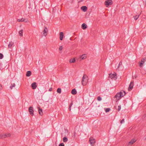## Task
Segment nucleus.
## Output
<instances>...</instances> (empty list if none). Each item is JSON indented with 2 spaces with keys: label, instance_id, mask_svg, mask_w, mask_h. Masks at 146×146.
<instances>
[{
  "label": "nucleus",
  "instance_id": "43",
  "mask_svg": "<svg viewBox=\"0 0 146 146\" xmlns=\"http://www.w3.org/2000/svg\"><path fill=\"white\" fill-rule=\"evenodd\" d=\"M71 107H70V106H69V109L70 111V110H71Z\"/></svg>",
  "mask_w": 146,
  "mask_h": 146
},
{
  "label": "nucleus",
  "instance_id": "15",
  "mask_svg": "<svg viewBox=\"0 0 146 146\" xmlns=\"http://www.w3.org/2000/svg\"><path fill=\"white\" fill-rule=\"evenodd\" d=\"M31 74V72L30 71H28L27 72L26 74V76L27 77L30 76Z\"/></svg>",
  "mask_w": 146,
  "mask_h": 146
},
{
  "label": "nucleus",
  "instance_id": "4",
  "mask_svg": "<svg viewBox=\"0 0 146 146\" xmlns=\"http://www.w3.org/2000/svg\"><path fill=\"white\" fill-rule=\"evenodd\" d=\"M112 1L111 0H107L105 2V5L107 7L109 5H112Z\"/></svg>",
  "mask_w": 146,
  "mask_h": 146
},
{
  "label": "nucleus",
  "instance_id": "42",
  "mask_svg": "<svg viewBox=\"0 0 146 146\" xmlns=\"http://www.w3.org/2000/svg\"><path fill=\"white\" fill-rule=\"evenodd\" d=\"M2 85L1 84H0V90H2Z\"/></svg>",
  "mask_w": 146,
  "mask_h": 146
},
{
  "label": "nucleus",
  "instance_id": "9",
  "mask_svg": "<svg viewBox=\"0 0 146 146\" xmlns=\"http://www.w3.org/2000/svg\"><path fill=\"white\" fill-rule=\"evenodd\" d=\"M89 141L91 145H93L95 142V139H93L92 138H90Z\"/></svg>",
  "mask_w": 146,
  "mask_h": 146
},
{
  "label": "nucleus",
  "instance_id": "14",
  "mask_svg": "<svg viewBox=\"0 0 146 146\" xmlns=\"http://www.w3.org/2000/svg\"><path fill=\"white\" fill-rule=\"evenodd\" d=\"M38 112L39 114L41 115H43L42 112V109L38 108Z\"/></svg>",
  "mask_w": 146,
  "mask_h": 146
},
{
  "label": "nucleus",
  "instance_id": "39",
  "mask_svg": "<svg viewBox=\"0 0 146 146\" xmlns=\"http://www.w3.org/2000/svg\"><path fill=\"white\" fill-rule=\"evenodd\" d=\"M84 0H78V3H80V2H81L82 1H83Z\"/></svg>",
  "mask_w": 146,
  "mask_h": 146
},
{
  "label": "nucleus",
  "instance_id": "7",
  "mask_svg": "<svg viewBox=\"0 0 146 146\" xmlns=\"http://www.w3.org/2000/svg\"><path fill=\"white\" fill-rule=\"evenodd\" d=\"M48 32V29L46 27H45L43 31V35L45 36H46L47 35Z\"/></svg>",
  "mask_w": 146,
  "mask_h": 146
},
{
  "label": "nucleus",
  "instance_id": "33",
  "mask_svg": "<svg viewBox=\"0 0 146 146\" xmlns=\"http://www.w3.org/2000/svg\"><path fill=\"white\" fill-rule=\"evenodd\" d=\"M5 135H6V137H9L11 135L10 133H8L7 134H5Z\"/></svg>",
  "mask_w": 146,
  "mask_h": 146
},
{
  "label": "nucleus",
  "instance_id": "29",
  "mask_svg": "<svg viewBox=\"0 0 146 146\" xmlns=\"http://www.w3.org/2000/svg\"><path fill=\"white\" fill-rule=\"evenodd\" d=\"M23 18H21V19H17V21L19 22H23Z\"/></svg>",
  "mask_w": 146,
  "mask_h": 146
},
{
  "label": "nucleus",
  "instance_id": "13",
  "mask_svg": "<svg viewBox=\"0 0 146 146\" xmlns=\"http://www.w3.org/2000/svg\"><path fill=\"white\" fill-rule=\"evenodd\" d=\"M81 9L84 12H86L87 10V8L86 6H83L81 7Z\"/></svg>",
  "mask_w": 146,
  "mask_h": 146
},
{
  "label": "nucleus",
  "instance_id": "45",
  "mask_svg": "<svg viewBox=\"0 0 146 146\" xmlns=\"http://www.w3.org/2000/svg\"><path fill=\"white\" fill-rule=\"evenodd\" d=\"M145 140H146V138H145Z\"/></svg>",
  "mask_w": 146,
  "mask_h": 146
},
{
  "label": "nucleus",
  "instance_id": "19",
  "mask_svg": "<svg viewBox=\"0 0 146 146\" xmlns=\"http://www.w3.org/2000/svg\"><path fill=\"white\" fill-rule=\"evenodd\" d=\"M75 61L76 60L74 58H71L69 61V62L70 63H74L75 62Z\"/></svg>",
  "mask_w": 146,
  "mask_h": 146
},
{
  "label": "nucleus",
  "instance_id": "18",
  "mask_svg": "<svg viewBox=\"0 0 146 146\" xmlns=\"http://www.w3.org/2000/svg\"><path fill=\"white\" fill-rule=\"evenodd\" d=\"M77 92L75 89H73L71 91V93L73 95L76 94Z\"/></svg>",
  "mask_w": 146,
  "mask_h": 146
},
{
  "label": "nucleus",
  "instance_id": "11",
  "mask_svg": "<svg viewBox=\"0 0 146 146\" xmlns=\"http://www.w3.org/2000/svg\"><path fill=\"white\" fill-rule=\"evenodd\" d=\"M64 37V34L63 32H61L60 33V40H63Z\"/></svg>",
  "mask_w": 146,
  "mask_h": 146
},
{
  "label": "nucleus",
  "instance_id": "12",
  "mask_svg": "<svg viewBox=\"0 0 146 146\" xmlns=\"http://www.w3.org/2000/svg\"><path fill=\"white\" fill-rule=\"evenodd\" d=\"M135 139H133L128 143V145H131L135 142Z\"/></svg>",
  "mask_w": 146,
  "mask_h": 146
},
{
  "label": "nucleus",
  "instance_id": "25",
  "mask_svg": "<svg viewBox=\"0 0 146 146\" xmlns=\"http://www.w3.org/2000/svg\"><path fill=\"white\" fill-rule=\"evenodd\" d=\"M6 135H0V138H3L6 137Z\"/></svg>",
  "mask_w": 146,
  "mask_h": 146
},
{
  "label": "nucleus",
  "instance_id": "30",
  "mask_svg": "<svg viewBox=\"0 0 146 146\" xmlns=\"http://www.w3.org/2000/svg\"><path fill=\"white\" fill-rule=\"evenodd\" d=\"M144 63L143 62H140L139 63V66L140 67H142Z\"/></svg>",
  "mask_w": 146,
  "mask_h": 146
},
{
  "label": "nucleus",
  "instance_id": "44",
  "mask_svg": "<svg viewBox=\"0 0 146 146\" xmlns=\"http://www.w3.org/2000/svg\"><path fill=\"white\" fill-rule=\"evenodd\" d=\"M144 4H145V5H146V1H145V2H144Z\"/></svg>",
  "mask_w": 146,
  "mask_h": 146
},
{
  "label": "nucleus",
  "instance_id": "1",
  "mask_svg": "<svg viewBox=\"0 0 146 146\" xmlns=\"http://www.w3.org/2000/svg\"><path fill=\"white\" fill-rule=\"evenodd\" d=\"M126 94L125 92L123 90H121L119 93H117L114 96V98H116L117 101L119 100L122 97H123Z\"/></svg>",
  "mask_w": 146,
  "mask_h": 146
},
{
  "label": "nucleus",
  "instance_id": "17",
  "mask_svg": "<svg viewBox=\"0 0 146 146\" xmlns=\"http://www.w3.org/2000/svg\"><path fill=\"white\" fill-rule=\"evenodd\" d=\"M82 28L83 29H85L87 28V25L85 23H83L82 25Z\"/></svg>",
  "mask_w": 146,
  "mask_h": 146
},
{
  "label": "nucleus",
  "instance_id": "16",
  "mask_svg": "<svg viewBox=\"0 0 146 146\" xmlns=\"http://www.w3.org/2000/svg\"><path fill=\"white\" fill-rule=\"evenodd\" d=\"M86 55L85 54H84L80 56V58L82 60H84L86 59Z\"/></svg>",
  "mask_w": 146,
  "mask_h": 146
},
{
  "label": "nucleus",
  "instance_id": "21",
  "mask_svg": "<svg viewBox=\"0 0 146 146\" xmlns=\"http://www.w3.org/2000/svg\"><path fill=\"white\" fill-rule=\"evenodd\" d=\"M15 86V83L11 84V86L10 87V88L11 89H12L13 87H14Z\"/></svg>",
  "mask_w": 146,
  "mask_h": 146
},
{
  "label": "nucleus",
  "instance_id": "36",
  "mask_svg": "<svg viewBox=\"0 0 146 146\" xmlns=\"http://www.w3.org/2000/svg\"><path fill=\"white\" fill-rule=\"evenodd\" d=\"M124 122V119H123L121 120L120 121V123L121 124H122Z\"/></svg>",
  "mask_w": 146,
  "mask_h": 146
},
{
  "label": "nucleus",
  "instance_id": "31",
  "mask_svg": "<svg viewBox=\"0 0 146 146\" xmlns=\"http://www.w3.org/2000/svg\"><path fill=\"white\" fill-rule=\"evenodd\" d=\"M97 100L99 101H100L101 100L102 98L100 96H99L97 98Z\"/></svg>",
  "mask_w": 146,
  "mask_h": 146
},
{
  "label": "nucleus",
  "instance_id": "28",
  "mask_svg": "<svg viewBox=\"0 0 146 146\" xmlns=\"http://www.w3.org/2000/svg\"><path fill=\"white\" fill-rule=\"evenodd\" d=\"M110 110V108H106L105 110V111L106 112H109Z\"/></svg>",
  "mask_w": 146,
  "mask_h": 146
},
{
  "label": "nucleus",
  "instance_id": "8",
  "mask_svg": "<svg viewBox=\"0 0 146 146\" xmlns=\"http://www.w3.org/2000/svg\"><path fill=\"white\" fill-rule=\"evenodd\" d=\"M36 84V83L35 82H33L31 86L33 89H35L37 87Z\"/></svg>",
  "mask_w": 146,
  "mask_h": 146
},
{
  "label": "nucleus",
  "instance_id": "6",
  "mask_svg": "<svg viewBox=\"0 0 146 146\" xmlns=\"http://www.w3.org/2000/svg\"><path fill=\"white\" fill-rule=\"evenodd\" d=\"M29 111L30 114L32 116L34 115V111L33 110V108L31 106L29 108Z\"/></svg>",
  "mask_w": 146,
  "mask_h": 146
},
{
  "label": "nucleus",
  "instance_id": "22",
  "mask_svg": "<svg viewBox=\"0 0 146 146\" xmlns=\"http://www.w3.org/2000/svg\"><path fill=\"white\" fill-rule=\"evenodd\" d=\"M23 22L25 23H28L29 22V21L27 19L23 18Z\"/></svg>",
  "mask_w": 146,
  "mask_h": 146
},
{
  "label": "nucleus",
  "instance_id": "34",
  "mask_svg": "<svg viewBox=\"0 0 146 146\" xmlns=\"http://www.w3.org/2000/svg\"><path fill=\"white\" fill-rule=\"evenodd\" d=\"M3 57V55L1 53H0V59H2Z\"/></svg>",
  "mask_w": 146,
  "mask_h": 146
},
{
  "label": "nucleus",
  "instance_id": "37",
  "mask_svg": "<svg viewBox=\"0 0 146 146\" xmlns=\"http://www.w3.org/2000/svg\"><path fill=\"white\" fill-rule=\"evenodd\" d=\"M59 146H64V145L63 143H62L59 145Z\"/></svg>",
  "mask_w": 146,
  "mask_h": 146
},
{
  "label": "nucleus",
  "instance_id": "24",
  "mask_svg": "<svg viewBox=\"0 0 146 146\" xmlns=\"http://www.w3.org/2000/svg\"><path fill=\"white\" fill-rule=\"evenodd\" d=\"M57 92L59 94H60L61 92V88H58L57 90Z\"/></svg>",
  "mask_w": 146,
  "mask_h": 146
},
{
  "label": "nucleus",
  "instance_id": "3",
  "mask_svg": "<svg viewBox=\"0 0 146 146\" xmlns=\"http://www.w3.org/2000/svg\"><path fill=\"white\" fill-rule=\"evenodd\" d=\"M109 77L111 78V79L115 80L117 78V76L116 73H114L113 74H109Z\"/></svg>",
  "mask_w": 146,
  "mask_h": 146
},
{
  "label": "nucleus",
  "instance_id": "23",
  "mask_svg": "<svg viewBox=\"0 0 146 146\" xmlns=\"http://www.w3.org/2000/svg\"><path fill=\"white\" fill-rule=\"evenodd\" d=\"M68 139L66 137H64L63 138V141L64 142H65L67 141Z\"/></svg>",
  "mask_w": 146,
  "mask_h": 146
},
{
  "label": "nucleus",
  "instance_id": "20",
  "mask_svg": "<svg viewBox=\"0 0 146 146\" xmlns=\"http://www.w3.org/2000/svg\"><path fill=\"white\" fill-rule=\"evenodd\" d=\"M23 29L21 30L19 32V35L20 36H23Z\"/></svg>",
  "mask_w": 146,
  "mask_h": 146
},
{
  "label": "nucleus",
  "instance_id": "40",
  "mask_svg": "<svg viewBox=\"0 0 146 146\" xmlns=\"http://www.w3.org/2000/svg\"><path fill=\"white\" fill-rule=\"evenodd\" d=\"M52 90V88H50V89L49 90V91L51 92V91Z\"/></svg>",
  "mask_w": 146,
  "mask_h": 146
},
{
  "label": "nucleus",
  "instance_id": "5",
  "mask_svg": "<svg viewBox=\"0 0 146 146\" xmlns=\"http://www.w3.org/2000/svg\"><path fill=\"white\" fill-rule=\"evenodd\" d=\"M133 81H132L130 82L129 87L128 88V90L129 91H131L133 89Z\"/></svg>",
  "mask_w": 146,
  "mask_h": 146
},
{
  "label": "nucleus",
  "instance_id": "32",
  "mask_svg": "<svg viewBox=\"0 0 146 146\" xmlns=\"http://www.w3.org/2000/svg\"><path fill=\"white\" fill-rule=\"evenodd\" d=\"M122 64V62H120L118 65V66H117V69L119 68V67L120 66V65H121Z\"/></svg>",
  "mask_w": 146,
  "mask_h": 146
},
{
  "label": "nucleus",
  "instance_id": "26",
  "mask_svg": "<svg viewBox=\"0 0 146 146\" xmlns=\"http://www.w3.org/2000/svg\"><path fill=\"white\" fill-rule=\"evenodd\" d=\"M139 15H136L135 16V17H134V19L135 20H137L139 18Z\"/></svg>",
  "mask_w": 146,
  "mask_h": 146
},
{
  "label": "nucleus",
  "instance_id": "27",
  "mask_svg": "<svg viewBox=\"0 0 146 146\" xmlns=\"http://www.w3.org/2000/svg\"><path fill=\"white\" fill-rule=\"evenodd\" d=\"M146 60V58H142L141 60V62L144 63V62Z\"/></svg>",
  "mask_w": 146,
  "mask_h": 146
},
{
  "label": "nucleus",
  "instance_id": "41",
  "mask_svg": "<svg viewBox=\"0 0 146 146\" xmlns=\"http://www.w3.org/2000/svg\"><path fill=\"white\" fill-rule=\"evenodd\" d=\"M72 105H73V102H71L69 106H70V107H71L72 106Z\"/></svg>",
  "mask_w": 146,
  "mask_h": 146
},
{
  "label": "nucleus",
  "instance_id": "35",
  "mask_svg": "<svg viewBox=\"0 0 146 146\" xmlns=\"http://www.w3.org/2000/svg\"><path fill=\"white\" fill-rule=\"evenodd\" d=\"M118 111H119L120 110H121V105H119L118 106Z\"/></svg>",
  "mask_w": 146,
  "mask_h": 146
},
{
  "label": "nucleus",
  "instance_id": "10",
  "mask_svg": "<svg viewBox=\"0 0 146 146\" xmlns=\"http://www.w3.org/2000/svg\"><path fill=\"white\" fill-rule=\"evenodd\" d=\"M14 45V43L12 42H10L8 45V48L12 49Z\"/></svg>",
  "mask_w": 146,
  "mask_h": 146
},
{
  "label": "nucleus",
  "instance_id": "38",
  "mask_svg": "<svg viewBox=\"0 0 146 146\" xmlns=\"http://www.w3.org/2000/svg\"><path fill=\"white\" fill-rule=\"evenodd\" d=\"M62 46H60L59 47V50H62Z\"/></svg>",
  "mask_w": 146,
  "mask_h": 146
},
{
  "label": "nucleus",
  "instance_id": "2",
  "mask_svg": "<svg viewBox=\"0 0 146 146\" xmlns=\"http://www.w3.org/2000/svg\"><path fill=\"white\" fill-rule=\"evenodd\" d=\"M88 76L84 74L82 77V85L84 86L86 85L88 82Z\"/></svg>",
  "mask_w": 146,
  "mask_h": 146
}]
</instances>
